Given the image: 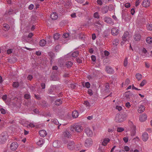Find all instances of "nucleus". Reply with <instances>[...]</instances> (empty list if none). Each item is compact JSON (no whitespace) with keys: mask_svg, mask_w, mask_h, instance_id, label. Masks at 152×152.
<instances>
[{"mask_svg":"<svg viewBox=\"0 0 152 152\" xmlns=\"http://www.w3.org/2000/svg\"><path fill=\"white\" fill-rule=\"evenodd\" d=\"M126 117V115L125 114L120 113L116 115L115 120L116 122L121 123L124 121Z\"/></svg>","mask_w":152,"mask_h":152,"instance_id":"f257e3e1","label":"nucleus"},{"mask_svg":"<svg viewBox=\"0 0 152 152\" xmlns=\"http://www.w3.org/2000/svg\"><path fill=\"white\" fill-rule=\"evenodd\" d=\"M8 137L7 133L3 132L0 136V144H3L6 141Z\"/></svg>","mask_w":152,"mask_h":152,"instance_id":"f03ea898","label":"nucleus"},{"mask_svg":"<svg viewBox=\"0 0 152 152\" xmlns=\"http://www.w3.org/2000/svg\"><path fill=\"white\" fill-rule=\"evenodd\" d=\"M68 148L70 150H72L75 148V145L74 142L73 141H69L68 142L67 145Z\"/></svg>","mask_w":152,"mask_h":152,"instance_id":"7ed1b4c3","label":"nucleus"},{"mask_svg":"<svg viewBox=\"0 0 152 152\" xmlns=\"http://www.w3.org/2000/svg\"><path fill=\"white\" fill-rule=\"evenodd\" d=\"M130 125V127L131 130V135L132 136H134L136 134V127L133 124V123L131 121L129 122Z\"/></svg>","mask_w":152,"mask_h":152,"instance_id":"20e7f679","label":"nucleus"},{"mask_svg":"<svg viewBox=\"0 0 152 152\" xmlns=\"http://www.w3.org/2000/svg\"><path fill=\"white\" fill-rule=\"evenodd\" d=\"M93 144V141L91 138L86 139L84 145L86 147L88 148L91 146Z\"/></svg>","mask_w":152,"mask_h":152,"instance_id":"39448f33","label":"nucleus"},{"mask_svg":"<svg viewBox=\"0 0 152 152\" xmlns=\"http://www.w3.org/2000/svg\"><path fill=\"white\" fill-rule=\"evenodd\" d=\"M104 21L109 24L113 25L114 22L113 21L112 19L110 17L106 16L103 18Z\"/></svg>","mask_w":152,"mask_h":152,"instance_id":"423d86ee","label":"nucleus"},{"mask_svg":"<svg viewBox=\"0 0 152 152\" xmlns=\"http://www.w3.org/2000/svg\"><path fill=\"white\" fill-rule=\"evenodd\" d=\"M122 18L125 21H126L128 20V17H129V14L125 11H122Z\"/></svg>","mask_w":152,"mask_h":152,"instance_id":"0eeeda50","label":"nucleus"},{"mask_svg":"<svg viewBox=\"0 0 152 152\" xmlns=\"http://www.w3.org/2000/svg\"><path fill=\"white\" fill-rule=\"evenodd\" d=\"M124 96L127 99H129L132 96H134V95L130 91L125 92L124 94Z\"/></svg>","mask_w":152,"mask_h":152,"instance_id":"6e6552de","label":"nucleus"},{"mask_svg":"<svg viewBox=\"0 0 152 152\" xmlns=\"http://www.w3.org/2000/svg\"><path fill=\"white\" fill-rule=\"evenodd\" d=\"M56 85H51L50 87L49 88L47 93L49 94H54L53 92L56 89Z\"/></svg>","mask_w":152,"mask_h":152,"instance_id":"1a4fd4ad","label":"nucleus"},{"mask_svg":"<svg viewBox=\"0 0 152 152\" xmlns=\"http://www.w3.org/2000/svg\"><path fill=\"white\" fill-rule=\"evenodd\" d=\"M134 39L135 41H140L141 38V35L139 33V32H135L134 35Z\"/></svg>","mask_w":152,"mask_h":152,"instance_id":"9d476101","label":"nucleus"},{"mask_svg":"<svg viewBox=\"0 0 152 152\" xmlns=\"http://www.w3.org/2000/svg\"><path fill=\"white\" fill-rule=\"evenodd\" d=\"M18 147V144L17 142H14L11 143L10 148L12 151H15L16 150Z\"/></svg>","mask_w":152,"mask_h":152,"instance_id":"9b49d317","label":"nucleus"},{"mask_svg":"<svg viewBox=\"0 0 152 152\" xmlns=\"http://www.w3.org/2000/svg\"><path fill=\"white\" fill-rule=\"evenodd\" d=\"M63 135L64 137L68 138H70L71 136L70 132L67 130L63 132Z\"/></svg>","mask_w":152,"mask_h":152,"instance_id":"f8f14e48","label":"nucleus"},{"mask_svg":"<svg viewBox=\"0 0 152 152\" xmlns=\"http://www.w3.org/2000/svg\"><path fill=\"white\" fill-rule=\"evenodd\" d=\"M85 132L87 135L89 137H91L93 135V132L91 130L87 128L85 130Z\"/></svg>","mask_w":152,"mask_h":152,"instance_id":"ddd939ff","label":"nucleus"},{"mask_svg":"<svg viewBox=\"0 0 152 152\" xmlns=\"http://www.w3.org/2000/svg\"><path fill=\"white\" fill-rule=\"evenodd\" d=\"M142 140L146 142L148 138V134L147 132H144L142 134Z\"/></svg>","mask_w":152,"mask_h":152,"instance_id":"4468645a","label":"nucleus"},{"mask_svg":"<svg viewBox=\"0 0 152 152\" xmlns=\"http://www.w3.org/2000/svg\"><path fill=\"white\" fill-rule=\"evenodd\" d=\"M53 146L56 148H59L61 146V144L58 140H56L53 142Z\"/></svg>","mask_w":152,"mask_h":152,"instance_id":"2eb2a0df","label":"nucleus"},{"mask_svg":"<svg viewBox=\"0 0 152 152\" xmlns=\"http://www.w3.org/2000/svg\"><path fill=\"white\" fill-rule=\"evenodd\" d=\"M147 116L146 114H143L140 116V121L141 122L145 121L147 119Z\"/></svg>","mask_w":152,"mask_h":152,"instance_id":"dca6fc26","label":"nucleus"},{"mask_svg":"<svg viewBox=\"0 0 152 152\" xmlns=\"http://www.w3.org/2000/svg\"><path fill=\"white\" fill-rule=\"evenodd\" d=\"M48 55L50 57V59L51 63H52L54 61V59L55 57L54 54L52 52H49L48 53Z\"/></svg>","mask_w":152,"mask_h":152,"instance_id":"f3484780","label":"nucleus"},{"mask_svg":"<svg viewBox=\"0 0 152 152\" xmlns=\"http://www.w3.org/2000/svg\"><path fill=\"white\" fill-rule=\"evenodd\" d=\"M150 4L148 0H144L142 4V6L146 7L150 6Z\"/></svg>","mask_w":152,"mask_h":152,"instance_id":"a211bd4d","label":"nucleus"},{"mask_svg":"<svg viewBox=\"0 0 152 152\" xmlns=\"http://www.w3.org/2000/svg\"><path fill=\"white\" fill-rule=\"evenodd\" d=\"M111 32L113 35H116L118 33V30L115 28H113L111 29Z\"/></svg>","mask_w":152,"mask_h":152,"instance_id":"6ab92c4d","label":"nucleus"},{"mask_svg":"<svg viewBox=\"0 0 152 152\" xmlns=\"http://www.w3.org/2000/svg\"><path fill=\"white\" fill-rule=\"evenodd\" d=\"M58 15L56 12L52 13L50 15V18L53 20H56L58 18Z\"/></svg>","mask_w":152,"mask_h":152,"instance_id":"aec40b11","label":"nucleus"},{"mask_svg":"<svg viewBox=\"0 0 152 152\" xmlns=\"http://www.w3.org/2000/svg\"><path fill=\"white\" fill-rule=\"evenodd\" d=\"M106 70L109 74H113L114 72L113 69L109 66H106Z\"/></svg>","mask_w":152,"mask_h":152,"instance_id":"412c9836","label":"nucleus"},{"mask_svg":"<svg viewBox=\"0 0 152 152\" xmlns=\"http://www.w3.org/2000/svg\"><path fill=\"white\" fill-rule=\"evenodd\" d=\"M39 134L42 137H44L47 135V132L44 130H41L39 131Z\"/></svg>","mask_w":152,"mask_h":152,"instance_id":"4be33fe9","label":"nucleus"},{"mask_svg":"<svg viewBox=\"0 0 152 152\" xmlns=\"http://www.w3.org/2000/svg\"><path fill=\"white\" fill-rule=\"evenodd\" d=\"M108 10V8L107 6L105 5L103 6L102 8V12L103 14H105L107 13Z\"/></svg>","mask_w":152,"mask_h":152,"instance_id":"5701e85b","label":"nucleus"},{"mask_svg":"<svg viewBox=\"0 0 152 152\" xmlns=\"http://www.w3.org/2000/svg\"><path fill=\"white\" fill-rule=\"evenodd\" d=\"M145 107L143 105H140L139 107L138 112L139 113H141L145 110Z\"/></svg>","mask_w":152,"mask_h":152,"instance_id":"b1692460","label":"nucleus"},{"mask_svg":"<svg viewBox=\"0 0 152 152\" xmlns=\"http://www.w3.org/2000/svg\"><path fill=\"white\" fill-rule=\"evenodd\" d=\"M110 141V140L108 138H105L103 141L102 142V145L103 146H105L107 145V144Z\"/></svg>","mask_w":152,"mask_h":152,"instance_id":"393cba45","label":"nucleus"},{"mask_svg":"<svg viewBox=\"0 0 152 152\" xmlns=\"http://www.w3.org/2000/svg\"><path fill=\"white\" fill-rule=\"evenodd\" d=\"M75 131L78 133H80L82 131V127L79 125H75Z\"/></svg>","mask_w":152,"mask_h":152,"instance_id":"a878e982","label":"nucleus"},{"mask_svg":"<svg viewBox=\"0 0 152 152\" xmlns=\"http://www.w3.org/2000/svg\"><path fill=\"white\" fill-rule=\"evenodd\" d=\"M129 34V32L126 31H125L122 37L123 40L124 41H126L127 40V39L126 38V37Z\"/></svg>","mask_w":152,"mask_h":152,"instance_id":"bb28decb","label":"nucleus"},{"mask_svg":"<svg viewBox=\"0 0 152 152\" xmlns=\"http://www.w3.org/2000/svg\"><path fill=\"white\" fill-rule=\"evenodd\" d=\"M84 104H85L87 107H89L91 106L92 105H93V103H91V101H90V102H88L87 101H85L84 102Z\"/></svg>","mask_w":152,"mask_h":152,"instance_id":"cd10ccee","label":"nucleus"},{"mask_svg":"<svg viewBox=\"0 0 152 152\" xmlns=\"http://www.w3.org/2000/svg\"><path fill=\"white\" fill-rule=\"evenodd\" d=\"M47 42L45 40L43 39L40 41L39 42V45L43 47L45 46Z\"/></svg>","mask_w":152,"mask_h":152,"instance_id":"c85d7f7f","label":"nucleus"},{"mask_svg":"<svg viewBox=\"0 0 152 152\" xmlns=\"http://www.w3.org/2000/svg\"><path fill=\"white\" fill-rule=\"evenodd\" d=\"M62 102V101L61 99H59L56 100L54 102V104L55 105L57 106H59Z\"/></svg>","mask_w":152,"mask_h":152,"instance_id":"c756f323","label":"nucleus"},{"mask_svg":"<svg viewBox=\"0 0 152 152\" xmlns=\"http://www.w3.org/2000/svg\"><path fill=\"white\" fill-rule=\"evenodd\" d=\"M82 86L84 87H86L87 88H88L90 87V84L89 82H86L85 83H82Z\"/></svg>","mask_w":152,"mask_h":152,"instance_id":"7c9ffc66","label":"nucleus"},{"mask_svg":"<svg viewBox=\"0 0 152 152\" xmlns=\"http://www.w3.org/2000/svg\"><path fill=\"white\" fill-rule=\"evenodd\" d=\"M78 113L77 111L76 110L74 111L72 114V117L74 118L77 117L78 116Z\"/></svg>","mask_w":152,"mask_h":152,"instance_id":"2f4dec72","label":"nucleus"},{"mask_svg":"<svg viewBox=\"0 0 152 152\" xmlns=\"http://www.w3.org/2000/svg\"><path fill=\"white\" fill-rule=\"evenodd\" d=\"M68 86L70 87L72 90L75 89L76 88V83H71L70 84H68Z\"/></svg>","mask_w":152,"mask_h":152,"instance_id":"473e14b6","label":"nucleus"},{"mask_svg":"<svg viewBox=\"0 0 152 152\" xmlns=\"http://www.w3.org/2000/svg\"><path fill=\"white\" fill-rule=\"evenodd\" d=\"M135 76L136 78L139 81L142 78V75L139 73H136Z\"/></svg>","mask_w":152,"mask_h":152,"instance_id":"72a5a7b5","label":"nucleus"},{"mask_svg":"<svg viewBox=\"0 0 152 152\" xmlns=\"http://www.w3.org/2000/svg\"><path fill=\"white\" fill-rule=\"evenodd\" d=\"M146 40L147 43L151 44L152 43V37H148Z\"/></svg>","mask_w":152,"mask_h":152,"instance_id":"f704fd0d","label":"nucleus"},{"mask_svg":"<svg viewBox=\"0 0 152 152\" xmlns=\"http://www.w3.org/2000/svg\"><path fill=\"white\" fill-rule=\"evenodd\" d=\"M109 35V33L107 31H105L103 32L102 37H103L108 38Z\"/></svg>","mask_w":152,"mask_h":152,"instance_id":"c9c22d12","label":"nucleus"},{"mask_svg":"<svg viewBox=\"0 0 152 152\" xmlns=\"http://www.w3.org/2000/svg\"><path fill=\"white\" fill-rule=\"evenodd\" d=\"M12 86L14 88H17L19 86V82H14L13 83Z\"/></svg>","mask_w":152,"mask_h":152,"instance_id":"e433bc0d","label":"nucleus"},{"mask_svg":"<svg viewBox=\"0 0 152 152\" xmlns=\"http://www.w3.org/2000/svg\"><path fill=\"white\" fill-rule=\"evenodd\" d=\"M28 87L33 92H35L36 91L35 89L36 87L34 86H32L31 85H29L28 86Z\"/></svg>","mask_w":152,"mask_h":152,"instance_id":"4c0bfd02","label":"nucleus"},{"mask_svg":"<svg viewBox=\"0 0 152 152\" xmlns=\"http://www.w3.org/2000/svg\"><path fill=\"white\" fill-rule=\"evenodd\" d=\"M73 64L72 62L71 61H68L66 63V65L67 67H70Z\"/></svg>","mask_w":152,"mask_h":152,"instance_id":"58836bf2","label":"nucleus"},{"mask_svg":"<svg viewBox=\"0 0 152 152\" xmlns=\"http://www.w3.org/2000/svg\"><path fill=\"white\" fill-rule=\"evenodd\" d=\"M45 142L44 140L41 139L39 140L37 142V144L38 145H41L43 144Z\"/></svg>","mask_w":152,"mask_h":152,"instance_id":"ea45409f","label":"nucleus"},{"mask_svg":"<svg viewBox=\"0 0 152 152\" xmlns=\"http://www.w3.org/2000/svg\"><path fill=\"white\" fill-rule=\"evenodd\" d=\"M82 147L81 144V143L78 144L76 145H75V150H79L80 149V147Z\"/></svg>","mask_w":152,"mask_h":152,"instance_id":"a19ab883","label":"nucleus"},{"mask_svg":"<svg viewBox=\"0 0 152 152\" xmlns=\"http://www.w3.org/2000/svg\"><path fill=\"white\" fill-rule=\"evenodd\" d=\"M60 35L58 33H56L54 35L53 38L55 40H58L60 37Z\"/></svg>","mask_w":152,"mask_h":152,"instance_id":"79ce46f5","label":"nucleus"},{"mask_svg":"<svg viewBox=\"0 0 152 152\" xmlns=\"http://www.w3.org/2000/svg\"><path fill=\"white\" fill-rule=\"evenodd\" d=\"M110 88L109 85L108 83H107L105 86V91L107 92H109L110 90L109 88Z\"/></svg>","mask_w":152,"mask_h":152,"instance_id":"37998d69","label":"nucleus"},{"mask_svg":"<svg viewBox=\"0 0 152 152\" xmlns=\"http://www.w3.org/2000/svg\"><path fill=\"white\" fill-rule=\"evenodd\" d=\"M79 53L78 51H75L72 54V56L73 57H76L78 55Z\"/></svg>","mask_w":152,"mask_h":152,"instance_id":"c03bdc74","label":"nucleus"},{"mask_svg":"<svg viewBox=\"0 0 152 152\" xmlns=\"http://www.w3.org/2000/svg\"><path fill=\"white\" fill-rule=\"evenodd\" d=\"M55 76L53 75H50V80L52 81H56V79L55 78Z\"/></svg>","mask_w":152,"mask_h":152,"instance_id":"a18cd8bd","label":"nucleus"},{"mask_svg":"<svg viewBox=\"0 0 152 152\" xmlns=\"http://www.w3.org/2000/svg\"><path fill=\"white\" fill-rule=\"evenodd\" d=\"M3 26L4 28H6V30H8L10 28L9 25L7 24L4 23L3 24Z\"/></svg>","mask_w":152,"mask_h":152,"instance_id":"49530a36","label":"nucleus"},{"mask_svg":"<svg viewBox=\"0 0 152 152\" xmlns=\"http://www.w3.org/2000/svg\"><path fill=\"white\" fill-rule=\"evenodd\" d=\"M128 58L126 57L125 58L124 61V65L125 67L127 66L128 64Z\"/></svg>","mask_w":152,"mask_h":152,"instance_id":"de8ad7c7","label":"nucleus"},{"mask_svg":"<svg viewBox=\"0 0 152 152\" xmlns=\"http://www.w3.org/2000/svg\"><path fill=\"white\" fill-rule=\"evenodd\" d=\"M24 97L26 99H30V98H31V95H30V94H25L24 95Z\"/></svg>","mask_w":152,"mask_h":152,"instance_id":"09e8293b","label":"nucleus"},{"mask_svg":"<svg viewBox=\"0 0 152 152\" xmlns=\"http://www.w3.org/2000/svg\"><path fill=\"white\" fill-rule=\"evenodd\" d=\"M147 29L149 31L152 30V24H150L147 25Z\"/></svg>","mask_w":152,"mask_h":152,"instance_id":"8fccbe9b","label":"nucleus"},{"mask_svg":"<svg viewBox=\"0 0 152 152\" xmlns=\"http://www.w3.org/2000/svg\"><path fill=\"white\" fill-rule=\"evenodd\" d=\"M107 7H108V10H109L110 11H111L113 10L114 7L113 5L110 4L108 6H107Z\"/></svg>","mask_w":152,"mask_h":152,"instance_id":"3c124183","label":"nucleus"},{"mask_svg":"<svg viewBox=\"0 0 152 152\" xmlns=\"http://www.w3.org/2000/svg\"><path fill=\"white\" fill-rule=\"evenodd\" d=\"M117 131L119 132H121L124 130V129L122 127H118L117 128Z\"/></svg>","mask_w":152,"mask_h":152,"instance_id":"603ef678","label":"nucleus"},{"mask_svg":"<svg viewBox=\"0 0 152 152\" xmlns=\"http://www.w3.org/2000/svg\"><path fill=\"white\" fill-rule=\"evenodd\" d=\"M146 83V81L145 80H143L140 83V86L141 87L145 85V84Z\"/></svg>","mask_w":152,"mask_h":152,"instance_id":"864d4df0","label":"nucleus"},{"mask_svg":"<svg viewBox=\"0 0 152 152\" xmlns=\"http://www.w3.org/2000/svg\"><path fill=\"white\" fill-rule=\"evenodd\" d=\"M13 10L12 9H10L8 12H6L7 14L8 15H11L12 14Z\"/></svg>","mask_w":152,"mask_h":152,"instance_id":"5fc2aeb1","label":"nucleus"},{"mask_svg":"<svg viewBox=\"0 0 152 152\" xmlns=\"http://www.w3.org/2000/svg\"><path fill=\"white\" fill-rule=\"evenodd\" d=\"M69 36V34L68 33H64L63 35V38H68Z\"/></svg>","mask_w":152,"mask_h":152,"instance_id":"6e6d98bb","label":"nucleus"},{"mask_svg":"<svg viewBox=\"0 0 152 152\" xmlns=\"http://www.w3.org/2000/svg\"><path fill=\"white\" fill-rule=\"evenodd\" d=\"M0 110L1 114H4L6 113V111L4 108H1Z\"/></svg>","mask_w":152,"mask_h":152,"instance_id":"4d7b16f0","label":"nucleus"},{"mask_svg":"<svg viewBox=\"0 0 152 152\" xmlns=\"http://www.w3.org/2000/svg\"><path fill=\"white\" fill-rule=\"evenodd\" d=\"M75 125H73L71 126L70 130L72 132H74L75 130Z\"/></svg>","mask_w":152,"mask_h":152,"instance_id":"13d9d810","label":"nucleus"},{"mask_svg":"<svg viewBox=\"0 0 152 152\" xmlns=\"http://www.w3.org/2000/svg\"><path fill=\"white\" fill-rule=\"evenodd\" d=\"M19 86L20 87H23V86L24 83L22 80H21L19 82Z\"/></svg>","mask_w":152,"mask_h":152,"instance_id":"bf43d9fd","label":"nucleus"},{"mask_svg":"<svg viewBox=\"0 0 152 152\" xmlns=\"http://www.w3.org/2000/svg\"><path fill=\"white\" fill-rule=\"evenodd\" d=\"M34 97L37 100H40L41 99V98L39 96V95H36V94H34Z\"/></svg>","mask_w":152,"mask_h":152,"instance_id":"052dcab7","label":"nucleus"},{"mask_svg":"<svg viewBox=\"0 0 152 152\" xmlns=\"http://www.w3.org/2000/svg\"><path fill=\"white\" fill-rule=\"evenodd\" d=\"M88 94L90 95V96H91L93 95V93L92 91L91 90V89H88Z\"/></svg>","mask_w":152,"mask_h":152,"instance_id":"680f3d73","label":"nucleus"},{"mask_svg":"<svg viewBox=\"0 0 152 152\" xmlns=\"http://www.w3.org/2000/svg\"><path fill=\"white\" fill-rule=\"evenodd\" d=\"M75 137L77 139V140H80L82 137V136L79 135V134H75Z\"/></svg>","mask_w":152,"mask_h":152,"instance_id":"e2e57ef3","label":"nucleus"},{"mask_svg":"<svg viewBox=\"0 0 152 152\" xmlns=\"http://www.w3.org/2000/svg\"><path fill=\"white\" fill-rule=\"evenodd\" d=\"M53 122L54 124L56 125H58L59 124V122L58 120L56 119H54L53 121Z\"/></svg>","mask_w":152,"mask_h":152,"instance_id":"0e129e2a","label":"nucleus"},{"mask_svg":"<svg viewBox=\"0 0 152 152\" xmlns=\"http://www.w3.org/2000/svg\"><path fill=\"white\" fill-rule=\"evenodd\" d=\"M94 17L96 18H99V17L98 13L97 12H96L95 13L94 15Z\"/></svg>","mask_w":152,"mask_h":152,"instance_id":"69168bd1","label":"nucleus"},{"mask_svg":"<svg viewBox=\"0 0 152 152\" xmlns=\"http://www.w3.org/2000/svg\"><path fill=\"white\" fill-rule=\"evenodd\" d=\"M52 42L51 39L50 38H48L47 39V44L50 45L51 44Z\"/></svg>","mask_w":152,"mask_h":152,"instance_id":"338daca9","label":"nucleus"},{"mask_svg":"<svg viewBox=\"0 0 152 152\" xmlns=\"http://www.w3.org/2000/svg\"><path fill=\"white\" fill-rule=\"evenodd\" d=\"M13 50L11 49H8L7 50V53L8 54H10L12 53V51Z\"/></svg>","mask_w":152,"mask_h":152,"instance_id":"774afa93","label":"nucleus"}]
</instances>
